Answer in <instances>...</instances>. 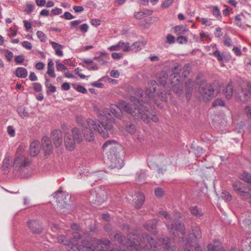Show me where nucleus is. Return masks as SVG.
Instances as JSON below:
<instances>
[{
    "mask_svg": "<svg viewBox=\"0 0 251 251\" xmlns=\"http://www.w3.org/2000/svg\"><path fill=\"white\" fill-rule=\"evenodd\" d=\"M137 197H138V199L135 202V207L139 208L143 204L145 201V197L142 193H139Z\"/></svg>",
    "mask_w": 251,
    "mask_h": 251,
    "instance_id": "31",
    "label": "nucleus"
},
{
    "mask_svg": "<svg viewBox=\"0 0 251 251\" xmlns=\"http://www.w3.org/2000/svg\"><path fill=\"white\" fill-rule=\"evenodd\" d=\"M193 87V83L191 80H188L186 83V97L188 100L191 97Z\"/></svg>",
    "mask_w": 251,
    "mask_h": 251,
    "instance_id": "24",
    "label": "nucleus"
},
{
    "mask_svg": "<svg viewBox=\"0 0 251 251\" xmlns=\"http://www.w3.org/2000/svg\"><path fill=\"white\" fill-rule=\"evenodd\" d=\"M28 225L33 233L40 234L42 232L43 227L38 221L31 220L28 222Z\"/></svg>",
    "mask_w": 251,
    "mask_h": 251,
    "instance_id": "16",
    "label": "nucleus"
},
{
    "mask_svg": "<svg viewBox=\"0 0 251 251\" xmlns=\"http://www.w3.org/2000/svg\"><path fill=\"white\" fill-rule=\"evenodd\" d=\"M166 39H167V42L169 44L174 43L175 41V37L173 35H171V34H169L167 35Z\"/></svg>",
    "mask_w": 251,
    "mask_h": 251,
    "instance_id": "55",
    "label": "nucleus"
},
{
    "mask_svg": "<svg viewBox=\"0 0 251 251\" xmlns=\"http://www.w3.org/2000/svg\"><path fill=\"white\" fill-rule=\"evenodd\" d=\"M161 75L163 77V79L161 80L160 78H159V81L164 86V87H165L166 84V80L168 78V75L165 72L161 73Z\"/></svg>",
    "mask_w": 251,
    "mask_h": 251,
    "instance_id": "48",
    "label": "nucleus"
},
{
    "mask_svg": "<svg viewBox=\"0 0 251 251\" xmlns=\"http://www.w3.org/2000/svg\"><path fill=\"white\" fill-rule=\"evenodd\" d=\"M199 92L205 100H209L214 95V88L210 84L201 85L199 88Z\"/></svg>",
    "mask_w": 251,
    "mask_h": 251,
    "instance_id": "7",
    "label": "nucleus"
},
{
    "mask_svg": "<svg viewBox=\"0 0 251 251\" xmlns=\"http://www.w3.org/2000/svg\"><path fill=\"white\" fill-rule=\"evenodd\" d=\"M238 195H240L241 199L243 200H247L249 199H250V194L249 193L245 191L244 190H242Z\"/></svg>",
    "mask_w": 251,
    "mask_h": 251,
    "instance_id": "36",
    "label": "nucleus"
},
{
    "mask_svg": "<svg viewBox=\"0 0 251 251\" xmlns=\"http://www.w3.org/2000/svg\"><path fill=\"white\" fill-rule=\"evenodd\" d=\"M3 51L4 52V55L6 59L8 61H11L13 57V53L11 51L6 49L4 50Z\"/></svg>",
    "mask_w": 251,
    "mask_h": 251,
    "instance_id": "41",
    "label": "nucleus"
},
{
    "mask_svg": "<svg viewBox=\"0 0 251 251\" xmlns=\"http://www.w3.org/2000/svg\"><path fill=\"white\" fill-rule=\"evenodd\" d=\"M15 75L18 77L25 78L27 75V71L24 68L18 67L16 70Z\"/></svg>",
    "mask_w": 251,
    "mask_h": 251,
    "instance_id": "25",
    "label": "nucleus"
},
{
    "mask_svg": "<svg viewBox=\"0 0 251 251\" xmlns=\"http://www.w3.org/2000/svg\"><path fill=\"white\" fill-rule=\"evenodd\" d=\"M117 147V143L114 140H108L102 146L103 151L108 154L115 153Z\"/></svg>",
    "mask_w": 251,
    "mask_h": 251,
    "instance_id": "10",
    "label": "nucleus"
},
{
    "mask_svg": "<svg viewBox=\"0 0 251 251\" xmlns=\"http://www.w3.org/2000/svg\"><path fill=\"white\" fill-rule=\"evenodd\" d=\"M192 234H190L188 236V237H187V236L184 233V239L186 238L188 239V240L191 243V244L192 245V244H196V243H197V240L200 239L201 238L202 235H201V232L200 229V227L198 226H194L192 227Z\"/></svg>",
    "mask_w": 251,
    "mask_h": 251,
    "instance_id": "9",
    "label": "nucleus"
},
{
    "mask_svg": "<svg viewBox=\"0 0 251 251\" xmlns=\"http://www.w3.org/2000/svg\"><path fill=\"white\" fill-rule=\"evenodd\" d=\"M115 238L119 241L121 250L113 249L110 251H140L142 250L151 251H167L170 249V241L168 237H162L155 241L152 237L147 234L141 236L129 234L127 240L120 234H117Z\"/></svg>",
    "mask_w": 251,
    "mask_h": 251,
    "instance_id": "1",
    "label": "nucleus"
},
{
    "mask_svg": "<svg viewBox=\"0 0 251 251\" xmlns=\"http://www.w3.org/2000/svg\"><path fill=\"white\" fill-rule=\"evenodd\" d=\"M176 81H177L178 82L174 84L172 87V89L174 92L177 94H180L182 93L183 91V87L181 83H179L178 78H176Z\"/></svg>",
    "mask_w": 251,
    "mask_h": 251,
    "instance_id": "28",
    "label": "nucleus"
},
{
    "mask_svg": "<svg viewBox=\"0 0 251 251\" xmlns=\"http://www.w3.org/2000/svg\"><path fill=\"white\" fill-rule=\"evenodd\" d=\"M47 74L50 77H55L56 75L54 70V63L51 59H49L47 66Z\"/></svg>",
    "mask_w": 251,
    "mask_h": 251,
    "instance_id": "23",
    "label": "nucleus"
},
{
    "mask_svg": "<svg viewBox=\"0 0 251 251\" xmlns=\"http://www.w3.org/2000/svg\"><path fill=\"white\" fill-rule=\"evenodd\" d=\"M135 105H134V107H133L132 104L126 103L124 100H121L118 102V105L111 104L109 109L107 108L104 109L101 113H100L99 114H101L104 116V124L105 125H111L112 126V127L108 130V132L112 129L113 125L115 124V121L114 119L109 117L110 116V112L117 118L120 119L123 117V110L127 113L131 114L137 119L139 118H141L145 122L148 121L147 117H145L144 115H141V113L140 111V109H136Z\"/></svg>",
    "mask_w": 251,
    "mask_h": 251,
    "instance_id": "4",
    "label": "nucleus"
},
{
    "mask_svg": "<svg viewBox=\"0 0 251 251\" xmlns=\"http://www.w3.org/2000/svg\"><path fill=\"white\" fill-rule=\"evenodd\" d=\"M63 11L62 9L59 8H55L51 10V13L54 15H58L62 13Z\"/></svg>",
    "mask_w": 251,
    "mask_h": 251,
    "instance_id": "60",
    "label": "nucleus"
},
{
    "mask_svg": "<svg viewBox=\"0 0 251 251\" xmlns=\"http://www.w3.org/2000/svg\"><path fill=\"white\" fill-rule=\"evenodd\" d=\"M64 145L66 149L69 151H74L76 144L83 141V136L80 130L77 127H74L71 133H66L64 137Z\"/></svg>",
    "mask_w": 251,
    "mask_h": 251,
    "instance_id": "5",
    "label": "nucleus"
},
{
    "mask_svg": "<svg viewBox=\"0 0 251 251\" xmlns=\"http://www.w3.org/2000/svg\"><path fill=\"white\" fill-rule=\"evenodd\" d=\"M245 113L248 118H251V108L247 106L245 108Z\"/></svg>",
    "mask_w": 251,
    "mask_h": 251,
    "instance_id": "64",
    "label": "nucleus"
},
{
    "mask_svg": "<svg viewBox=\"0 0 251 251\" xmlns=\"http://www.w3.org/2000/svg\"><path fill=\"white\" fill-rule=\"evenodd\" d=\"M111 56L114 59H120L123 58V54L121 53L113 52L112 53Z\"/></svg>",
    "mask_w": 251,
    "mask_h": 251,
    "instance_id": "52",
    "label": "nucleus"
},
{
    "mask_svg": "<svg viewBox=\"0 0 251 251\" xmlns=\"http://www.w3.org/2000/svg\"><path fill=\"white\" fill-rule=\"evenodd\" d=\"M240 179L243 181L250 183H251V174L244 172L240 176Z\"/></svg>",
    "mask_w": 251,
    "mask_h": 251,
    "instance_id": "32",
    "label": "nucleus"
},
{
    "mask_svg": "<svg viewBox=\"0 0 251 251\" xmlns=\"http://www.w3.org/2000/svg\"><path fill=\"white\" fill-rule=\"evenodd\" d=\"M40 143L38 140H34L30 144L29 154L31 156H35L40 152Z\"/></svg>",
    "mask_w": 251,
    "mask_h": 251,
    "instance_id": "17",
    "label": "nucleus"
},
{
    "mask_svg": "<svg viewBox=\"0 0 251 251\" xmlns=\"http://www.w3.org/2000/svg\"><path fill=\"white\" fill-rule=\"evenodd\" d=\"M222 198L224 199L226 201H230L231 200V195L226 191H224L222 192Z\"/></svg>",
    "mask_w": 251,
    "mask_h": 251,
    "instance_id": "39",
    "label": "nucleus"
},
{
    "mask_svg": "<svg viewBox=\"0 0 251 251\" xmlns=\"http://www.w3.org/2000/svg\"><path fill=\"white\" fill-rule=\"evenodd\" d=\"M239 99L242 101H246L249 98L248 94L243 89H241V92L238 94Z\"/></svg>",
    "mask_w": 251,
    "mask_h": 251,
    "instance_id": "35",
    "label": "nucleus"
},
{
    "mask_svg": "<svg viewBox=\"0 0 251 251\" xmlns=\"http://www.w3.org/2000/svg\"><path fill=\"white\" fill-rule=\"evenodd\" d=\"M45 86L48 89V92L54 93L56 91V87L53 86L51 83L49 79H46L45 82Z\"/></svg>",
    "mask_w": 251,
    "mask_h": 251,
    "instance_id": "34",
    "label": "nucleus"
},
{
    "mask_svg": "<svg viewBox=\"0 0 251 251\" xmlns=\"http://www.w3.org/2000/svg\"><path fill=\"white\" fill-rule=\"evenodd\" d=\"M188 30V28L183 25H177L174 27V33L176 35L184 34Z\"/></svg>",
    "mask_w": 251,
    "mask_h": 251,
    "instance_id": "26",
    "label": "nucleus"
},
{
    "mask_svg": "<svg viewBox=\"0 0 251 251\" xmlns=\"http://www.w3.org/2000/svg\"><path fill=\"white\" fill-rule=\"evenodd\" d=\"M19 114L23 119H26L28 117V113L25 108L19 110Z\"/></svg>",
    "mask_w": 251,
    "mask_h": 251,
    "instance_id": "46",
    "label": "nucleus"
},
{
    "mask_svg": "<svg viewBox=\"0 0 251 251\" xmlns=\"http://www.w3.org/2000/svg\"><path fill=\"white\" fill-rule=\"evenodd\" d=\"M174 0H165L161 5V7L163 9L167 8L171 6Z\"/></svg>",
    "mask_w": 251,
    "mask_h": 251,
    "instance_id": "43",
    "label": "nucleus"
},
{
    "mask_svg": "<svg viewBox=\"0 0 251 251\" xmlns=\"http://www.w3.org/2000/svg\"><path fill=\"white\" fill-rule=\"evenodd\" d=\"M30 163L29 160L23 156H18L14 160L13 166H26Z\"/></svg>",
    "mask_w": 251,
    "mask_h": 251,
    "instance_id": "19",
    "label": "nucleus"
},
{
    "mask_svg": "<svg viewBox=\"0 0 251 251\" xmlns=\"http://www.w3.org/2000/svg\"><path fill=\"white\" fill-rule=\"evenodd\" d=\"M213 8L212 13L213 15L215 17L217 20H221L222 16L221 14L220 10L217 6H211Z\"/></svg>",
    "mask_w": 251,
    "mask_h": 251,
    "instance_id": "33",
    "label": "nucleus"
},
{
    "mask_svg": "<svg viewBox=\"0 0 251 251\" xmlns=\"http://www.w3.org/2000/svg\"><path fill=\"white\" fill-rule=\"evenodd\" d=\"M13 164L12 157L9 155H6L2 163V171L3 173L7 174L12 167Z\"/></svg>",
    "mask_w": 251,
    "mask_h": 251,
    "instance_id": "13",
    "label": "nucleus"
},
{
    "mask_svg": "<svg viewBox=\"0 0 251 251\" xmlns=\"http://www.w3.org/2000/svg\"><path fill=\"white\" fill-rule=\"evenodd\" d=\"M75 89L77 91L82 94H85L87 93L86 89L82 85L77 86Z\"/></svg>",
    "mask_w": 251,
    "mask_h": 251,
    "instance_id": "57",
    "label": "nucleus"
},
{
    "mask_svg": "<svg viewBox=\"0 0 251 251\" xmlns=\"http://www.w3.org/2000/svg\"><path fill=\"white\" fill-rule=\"evenodd\" d=\"M45 67V64L42 62H38L35 65L36 69L38 70H43L44 69Z\"/></svg>",
    "mask_w": 251,
    "mask_h": 251,
    "instance_id": "62",
    "label": "nucleus"
},
{
    "mask_svg": "<svg viewBox=\"0 0 251 251\" xmlns=\"http://www.w3.org/2000/svg\"><path fill=\"white\" fill-rule=\"evenodd\" d=\"M162 159L161 160H157L156 162L150 161L148 163L149 167L152 169L156 170L158 174H163L166 170V161L164 157H162Z\"/></svg>",
    "mask_w": 251,
    "mask_h": 251,
    "instance_id": "8",
    "label": "nucleus"
},
{
    "mask_svg": "<svg viewBox=\"0 0 251 251\" xmlns=\"http://www.w3.org/2000/svg\"><path fill=\"white\" fill-rule=\"evenodd\" d=\"M56 69L58 71H65L67 70V68L63 64L56 62Z\"/></svg>",
    "mask_w": 251,
    "mask_h": 251,
    "instance_id": "49",
    "label": "nucleus"
},
{
    "mask_svg": "<svg viewBox=\"0 0 251 251\" xmlns=\"http://www.w3.org/2000/svg\"><path fill=\"white\" fill-rule=\"evenodd\" d=\"M157 84L155 81H152L149 84V88L145 92L141 89H135L134 91V95L131 96L129 100L132 103L133 105H136V109H140L141 113V115H144L145 117H147L148 121L145 122L143 119L142 120L145 123H148L150 119H151L154 122H157L158 120L157 117L155 115H151L150 112L147 109V107L143 106V103L153 100L155 104H157V99L155 98L157 97L162 101H166L167 100V97L166 94H163L160 93L159 94L156 92ZM139 119H141L139 118Z\"/></svg>",
    "mask_w": 251,
    "mask_h": 251,
    "instance_id": "2",
    "label": "nucleus"
},
{
    "mask_svg": "<svg viewBox=\"0 0 251 251\" xmlns=\"http://www.w3.org/2000/svg\"><path fill=\"white\" fill-rule=\"evenodd\" d=\"M36 35L41 42H45L46 41V36L42 31H38Z\"/></svg>",
    "mask_w": 251,
    "mask_h": 251,
    "instance_id": "45",
    "label": "nucleus"
},
{
    "mask_svg": "<svg viewBox=\"0 0 251 251\" xmlns=\"http://www.w3.org/2000/svg\"><path fill=\"white\" fill-rule=\"evenodd\" d=\"M81 72V70L79 68H77L75 69V74L77 75L81 79H85L86 78V76L82 74Z\"/></svg>",
    "mask_w": 251,
    "mask_h": 251,
    "instance_id": "63",
    "label": "nucleus"
},
{
    "mask_svg": "<svg viewBox=\"0 0 251 251\" xmlns=\"http://www.w3.org/2000/svg\"><path fill=\"white\" fill-rule=\"evenodd\" d=\"M108 49L111 51L121 50L124 52H129L130 51L129 43L128 42H124L123 41H120L118 44L109 47Z\"/></svg>",
    "mask_w": 251,
    "mask_h": 251,
    "instance_id": "12",
    "label": "nucleus"
},
{
    "mask_svg": "<svg viewBox=\"0 0 251 251\" xmlns=\"http://www.w3.org/2000/svg\"><path fill=\"white\" fill-rule=\"evenodd\" d=\"M159 214L160 216H163L166 220L165 225L167 226V223H169L170 225H173V226L175 228H176L177 230H179L178 227L179 226L180 224H182V223H178L175 221H173L172 219L171 218L170 215L168 214L167 211H160L159 212Z\"/></svg>",
    "mask_w": 251,
    "mask_h": 251,
    "instance_id": "15",
    "label": "nucleus"
},
{
    "mask_svg": "<svg viewBox=\"0 0 251 251\" xmlns=\"http://www.w3.org/2000/svg\"><path fill=\"white\" fill-rule=\"evenodd\" d=\"M224 92L225 93V96L226 99H230L233 95V87L231 84H229L227 85L226 88L224 89Z\"/></svg>",
    "mask_w": 251,
    "mask_h": 251,
    "instance_id": "30",
    "label": "nucleus"
},
{
    "mask_svg": "<svg viewBox=\"0 0 251 251\" xmlns=\"http://www.w3.org/2000/svg\"><path fill=\"white\" fill-rule=\"evenodd\" d=\"M104 116L101 114H99L98 118L100 125L97 124L96 121L88 119L86 121L82 116H78L76 121L78 125L83 126L82 132L85 139L89 142L93 141L95 135L99 133L103 138L108 137V130L112 127L111 125H105L104 124Z\"/></svg>",
    "mask_w": 251,
    "mask_h": 251,
    "instance_id": "3",
    "label": "nucleus"
},
{
    "mask_svg": "<svg viewBox=\"0 0 251 251\" xmlns=\"http://www.w3.org/2000/svg\"><path fill=\"white\" fill-rule=\"evenodd\" d=\"M208 251H225L222 243L218 240H215L213 243L207 246Z\"/></svg>",
    "mask_w": 251,
    "mask_h": 251,
    "instance_id": "18",
    "label": "nucleus"
},
{
    "mask_svg": "<svg viewBox=\"0 0 251 251\" xmlns=\"http://www.w3.org/2000/svg\"><path fill=\"white\" fill-rule=\"evenodd\" d=\"M22 46L24 48L27 50H30L32 48L31 43L27 41H25L22 43Z\"/></svg>",
    "mask_w": 251,
    "mask_h": 251,
    "instance_id": "50",
    "label": "nucleus"
},
{
    "mask_svg": "<svg viewBox=\"0 0 251 251\" xmlns=\"http://www.w3.org/2000/svg\"><path fill=\"white\" fill-rule=\"evenodd\" d=\"M189 210L192 215L197 218H200L203 214L201 210L199 209L197 206L190 207Z\"/></svg>",
    "mask_w": 251,
    "mask_h": 251,
    "instance_id": "27",
    "label": "nucleus"
},
{
    "mask_svg": "<svg viewBox=\"0 0 251 251\" xmlns=\"http://www.w3.org/2000/svg\"><path fill=\"white\" fill-rule=\"evenodd\" d=\"M233 188L234 191L238 194L242 190H243V184L239 180H236L232 184Z\"/></svg>",
    "mask_w": 251,
    "mask_h": 251,
    "instance_id": "29",
    "label": "nucleus"
},
{
    "mask_svg": "<svg viewBox=\"0 0 251 251\" xmlns=\"http://www.w3.org/2000/svg\"><path fill=\"white\" fill-rule=\"evenodd\" d=\"M176 41L180 44H186L188 42V40L186 37L179 36L176 39Z\"/></svg>",
    "mask_w": 251,
    "mask_h": 251,
    "instance_id": "44",
    "label": "nucleus"
},
{
    "mask_svg": "<svg viewBox=\"0 0 251 251\" xmlns=\"http://www.w3.org/2000/svg\"><path fill=\"white\" fill-rule=\"evenodd\" d=\"M201 24L203 25H205L206 26H210L212 25V22L208 20L207 19L202 18L201 19Z\"/></svg>",
    "mask_w": 251,
    "mask_h": 251,
    "instance_id": "54",
    "label": "nucleus"
},
{
    "mask_svg": "<svg viewBox=\"0 0 251 251\" xmlns=\"http://www.w3.org/2000/svg\"><path fill=\"white\" fill-rule=\"evenodd\" d=\"M210 54L216 57L217 60L219 61H221L223 59V55L218 50H216L215 51H213L212 53Z\"/></svg>",
    "mask_w": 251,
    "mask_h": 251,
    "instance_id": "42",
    "label": "nucleus"
},
{
    "mask_svg": "<svg viewBox=\"0 0 251 251\" xmlns=\"http://www.w3.org/2000/svg\"><path fill=\"white\" fill-rule=\"evenodd\" d=\"M50 138L56 148H59L62 146V133L60 130H54L51 133Z\"/></svg>",
    "mask_w": 251,
    "mask_h": 251,
    "instance_id": "11",
    "label": "nucleus"
},
{
    "mask_svg": "<svg viewBox=\"0 0 251 251\" xmlns=\"http://www.w3.org/2000/svg\"><path fill=\"white\" fill-rule=\"evenodd\" d=\"M155 195L158 197H162L163 195V190L160 188H157L155 190Z\"/></svg>",
    "mask_w": 251,
    "mask_h": 251,
    "instance_id": "59",
    "label": "nucleus"
},
{
    "mask_svg": "<svg viewBox=\"0 0 251 251\" xmlns=\"http://www.w3.org/2000/svg\"><path fill=\"white\" fill-rule=\"evenodd\" d=\"M158 224V221L154 219L146 224L144 225V227L147 230L155 233L156 232V226Z\"/></svg>",
    "mask_w": 251,
    "mask_h": 251,
    "instance_id": "22",
    "label": "nucleus"
},
{
    "mask_svg": "<svg viewBox=\"0 0 251 251\" xmlns=\"http://www.w3.org/2000/svg\"><path fill=\"white\" fill-rule=\"evenodd\" d=\"M50 44L51 45L52 48L54 49L55 54L59 56L62 57L63 56V51L62 49L63 46L58 43H57L53 41H50Z\"/></svg>",
    "mask_w": 251,
    "mask_h": 251,
    "instance_id": "20",
    "label": "nucleus"
},
{
    "mask_svg": "<svg viewBox=\"0 0 251 251\" xmlns=\"http://www.w3.org/2000/svg\"><path fill=\"white\" fill-rule=\"evenodd\" d=\"M108 161L107 162L109 168L111 169H121L124 166V160L122 158L118 156L117 154L113 153L108 154Z\"/></svg>",
    "mask_w": 251,
    "mask_h": 251,
    "instance_id": "6",
    "label": "nucleus"
},
{
    "mask_svg": "<svg viewBox=\"0 0 251 251\" xmlns=\"http://www.w3.org/2000/svg\"><path fill=\"white\" fill-rule=\"evenodd\" d=\"M146 44L141 41H137L133 43L131 45H129L130 51L137 52L140 51L145 46Z\"/></svg>",
    "mask_w": 251,
    "mask_h": 251,
    "instance_id": "21",
    "label": "nucleus"
},
{
    "mask_svg": "<svg viewBox=\"0 0 251 251\" xmlns=\"http://www.w3.org/2000/svg\"><path fill=\"white\" fill-rule=\"evenodd\" d=\"M106 196L105 192L104 191H101L100 194V198L97 200L98 202H103L105 201V198Z\"/></svg>",
    "mask_w": 251,
    "mask_h": 251,
    "instance_id": "61",
    "label": "nucleus"
},
{
    "mask_svg": "<svg viewBox=\"0 0 251 251\" xmlns=\"http://www.w3.org/2000/svg\"><path fill=\"white\" fill-rule=\"evenodd\" d=\"M42 144L45 155H49L52 152L53 147L49 138L44 136L42 138Z\"/></svg>",
    "mask_w": 251,
    "mask_h": 251,
    "instance_id": "14",
    "label": "nucleus"
},
{
    "mask_svg": "<svg viewBox=\"0 0 251 251\" xmlns=\"http://www.w3.org/2000/svg\"><path fill=\"white\" fill-rule=\"evenodd\" d=\"M34 8V5L32 4H27L24 8V11L26 14L31 13Z\"/></svg>",
    "mask_w": 251,
    "mask_h": 251,
    "instance_id": "37",
    "label": "nucleus"
},
{
    "mask_svg": "<svg viewBox=\"0 0 251 251\" xmlns=\"http://www.w3.org/2000/svg\"><path fill=\"white\" fill-rule=\"evenodd\" d=\"M33 89L36 92H40L42 90V86L40 83H34L33 84Z\"/></svg>",
    "mask_w": 251,
    "mask_h": 251,
    "instance_id": "58",
    "label": "nucleus"
},
{
    "mask_svg": "<svg viewBox=\"0 0 251 251\" xmlns=\"http://www.w3.org/2000/svg\"><path fill=\"white\" fill-rule=\"evenodd\" d=\"M7 132L8 134L11 137H14L15 136V129L12 126H9L7 127Z\"/></svg>",
    "mask_w": 251,
    "mask_h": 251,
    "instance_id": "38",
    "label": "nucleus"
},
{
    "mask_svg": "<svg viewBox=\"0 0 251 251\" xmlns=\"http://www.w3.org/2000/svg\"><path fill=\"white\" fill-rule=\"evenodd\" d=\"M83 66L86 68L87 69L90 70V71H96L99 69V67L97 65H93L92 66H86L84 65H83Z\"/></svg>",
    "mask_w": 251,
    "mask_h": 251,
    "instance_id": "56",
    "label": "nucleus"
},
{
    "mask_svg": "<svg viewBox=\"0 0 251 251\" xmlns=\"http://www.w3.org/2000/svg\"><path fill=\"white\" fill-rule=\"evenodd\" d=\"M225 104L224 101L220 99H217L215 100L212 103V106L216 107L218 106H223Z\"/></svg>",
    "mask_w": 251,
    "mask_h": 251,
    "instance_id": "40",
    "label": "nucleus"
},
{
    "mask_svg": "<svg viewBox=\"0 0 251 251\" xmlns=\"http://www.w3.org/2000/svg\"><path fill=\"white\" fill-rule=\"evenodd\" d=\"M181 69V66L178 64H176L174 67L173 72H174V74L176 75H179L180 74Z\"/></svg>",
    "mask_w": 251,
    "mask_h": 251,
    "instance_id": "51",
    "label": "nucleus"
},
{
    "mask_svg": "<svg viewBox=\"0 0 251 251\" xmlns=\"http://www.w3.org/2000/svg\"><path fill=\"white\" fill-rule=\"evenodd\" d=\"M94 60L97 61L101 65H103L107 63V61L100 58V56H95Z\"/></svg>",
    "mask_w": 251,
    "mask_h": 251,
    "instance_id": "53",
    "label": "nucleus"
},
{
    "mask_svg": "<svg viewBox=\"0 0 251 251\" xmlns=\"http://www.w3.org/2000/svg\"><path fill=\"white\" fill-rule=\"evenodd\" d=\"M61 18L70 20L75 18V17L70 12H65L63 15L61 16Z\"/></svg>",
    "mask_w": 251,
    "mask_h": 251,
    "instance_id": "47",
    "label": "nucleus"
}]
</instances>
